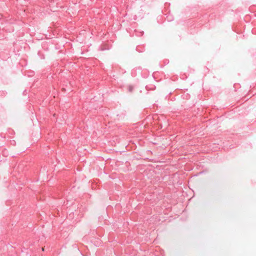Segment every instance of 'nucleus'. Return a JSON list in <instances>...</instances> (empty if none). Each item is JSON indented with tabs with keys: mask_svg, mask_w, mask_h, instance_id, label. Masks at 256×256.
Returning <instances> with one entry per match:
<instances>
[{
	"mask_svg": "<svg viewBox=\"0 0 256 256\" xmlns=\"http://www.w3.org/2000/svg\"><path fill=\"white\" fill-rule=\"evenodd\" d=\"M130 91H132V87H130Z\"/></svg>",
	"mask_w": 256,
	"mask_h": 256,
	"instance_id": "nucleus-1",
	"label": "nucleus"
},
{
	"mask_svg": "<svg viewBox=\"0 0 256 256\" xmlns=\"http://www.w3.org/2000/svg\"><path fill=\"white\" fill-rule=\"evenodd\" d=\"M42 250L44 251V248H42Z\"/></svg>",
	"mask_w": 256,
	"mask_h": 256,
	"instance_id": "nucleus-2",
	"label": "nucleus"
}]
</instances>
